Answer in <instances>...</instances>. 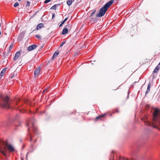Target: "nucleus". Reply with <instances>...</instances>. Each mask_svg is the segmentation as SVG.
I'll list each match as a JSON object with an SVG mask.
<instances>
[{
	"label": "nucleus",
	"instance_id": "nucleus-1",
	"mask_svg": "<svg viewBox=\"0 0 160 160\" xmlns=\"http://www.w3.org/2000/svg\"><path fill=\"white\" fill-rule=\"evenodd\" d=\"M153 118L152 123L148 121L145 122L147 126L152 127L160 130V111L156 108L153 112Z\"/></svg>",
	"mask_w": 160,
	"mask_h": 160
},
{
	"label": "nucleus",
	"instance_id": "nucleus-2",
	"mask_svg": "<svg viewBox=\"0 0 160 160\" xmlns=\"http://www.w3.org/2000/svg\"><path fill=\"white\" fill-rule=\"evenodd\" d=\"M8 150L10 152H12L14 151L15 149L12 145L0 140V152L4 156H6Z\"/></svg>",
	"mask_w": 160,
	"mask_h": 160
},
{
	"label": "nucleus",
	"instance_id": "nucleus-3",
	"mask_svg": "<svg viewBox=\"0 0 160 160\" xmlns=\"http://www.w3.org/2000/svg\"><path fill=\"white\" fill-rule=\"evenodd\" d=\"M114 0H110L106 3L104 6L101 8L99 12L96 14V17H102L104 15L109 7L113 3Z\"/></svg>",
	"mask_w": 160,
	"mask_h": 160
},
{
	"label": "nucleus",
	"instance_id": "nucleus-4",
	"mask_svg": "<svg viewBox=\"0 0 160 160\" xmlns=\"http://www.w3.org/2000/svg\"><path fill=\"white\" fill-rule=\"evenodd\" d=\"M34 119L32 118L28 120V122L27 124V125L28 126L29 125L31 124V127L32 129L33 132L35 135H36L38 134V132L36 127L34 126Z\"/></svg>",
	"mask_w": 160,
	"mask_h": 160
},
{
	"label": "nucleus",
	"instance_id": "nucleus-5",
	"mask_svg": "<svg viewBox=\"0 0 160 160\" xmlns=\"http://www.w3.org/2000/svg\"><path fill=\"white\" fill-rule=\"evenodd\" d=\"M9 98L8 96H6L3 99V106L8 108H10V105L9 102Z\"/></svg>",
	"mask_w": 160,
	"mask_h": 160
},
{
	"label": "nucleus",
	"instance_id": "nucleus-6",
	"mask_svg": "<svg viewBox=\"0 0 160 160\" xmlns=\"http://www.w3.org/2000/svg\"><path fill=\"white\" fill-rule=\"evenodd\" d=\"M40 72V67H37L34 71L35 76L36 77L38 76Z\"/></svg>",
	"mask_w": 160,
	"mask_h": 160
},
{
	"label": "nucleus",
	"instance_id": "nucleus-7",
	"mask_svg": "<svg viewBox=\"0 0 160 160\" xmlns=\"http://www.w3.org/2000/svg\"><path fill=\"white\" fill-rule=\"evenodd\" d=\"M37 47V46L35 44L32 45L28 47L27 50L28 51H31L35 49Z\"/></svg>",
	"mask_w": 160,
	"mask_h": 160
},
{
	"label": "nucleus",
	"instance_id": "nucleus-8",
	"mask_svg": "<svg viewBox=\"0 0 160 160\" xmlns=\"http://www.w3.org/2000/svg\"><path fill=\"white\" fill-rule=\"evenodd\" d=\"M20 51L17 52L15 54L14 58V60H17L20 57Z\"/></svg>",
	"mask_w": 160,
	"mask_h": 160
},
{
	"label": "nucleus",
	"instance_id": "nucleus-9",
	"mask_svg": "<svg viewBox=\"0 0 160 160\" xmlns=\"http://www.w3.org/2000/svg\"><path fill=\"white\" fill-rule=\"evenodd\" d=\"M68 32V30L67 28H65L63 29L62 32V35H65L67 34Z\"/></svg>",
	"mask_w": 160,
	"mask_h": 160
},
{
	"label": "nucleus",
	"instance_id": "nucleus-10",
	"mask_svg": "<svg viewBox=\"0 0 160 160\" xmlns=\"http://www.w3.org/2000/svg\"><path fill=\"white\" fill-rule=\"evenodd\" d=\"M44 27V24L42 23L39 24L37 26V29L38 30Z\"/></svg>",
	"mask_w": 160,
	"mask_h": 160
},
{
	"label": "nucleus",
	"instance_id": "nucleus-11",
	"mask_svg": "<svg viewBox=\"0 0 160 160\" xmlns=\"http://www.w3.org/2000/svg\"><path fill=\"white\" fill-rule=\"evenodd\" d=\"M150 86H151V84L150 83H149L147 89V90L145 92V95H146V94L150 92Z\"/></svg>",
	"mask_w": 160,
	"mask_h": 160
},
{
	"label": "nucleus",
	"instance_id": "nucleus-12",
	"mask_svg": "<svg viewBox=\"0 0 160 160\" xmlns=\"http://www.w3.org/2000/svg\"><path fill=\"white\" fill-rule=\"evenodd\" d=\"M7 69V68H5L1 71V73H0L1 76H2L4 75Z\"/></svg>",
	"mask_w": 160,
	"mask_h": 160
},
{
	"label": "nucleus",
	"instance_id": "nucleus-13",
	"mask_svg": "<svg viewBox=\"0 0 160 160\" xmlns=\"http://www.w3.org/2000/svg\"><path fill=\"white\" fill-rule=\"evenodd\" d=\"M59 54V52L57 51H55L54 53L53 56L52 57V58L53 59L55 57H57Z\"/></svg>",
	"mask_w": 160,
	"mask_h": 160
},
{
	"label": "nucleus",
	"instance_id": "nucleus-14",
	"mask_svg": "<svg viewBox=\"0 0 160 160\" xmlns=\"http://www.w3.org/2000/svg\"><path fill=\"white\" fill-rule=\"evenodd\" d=\"M60 5V4H55L53 6H52V7H51L50 9L52 10H55L56 9V7H57L58 6H59Z\"/></svg>",
	"mask_w": 160,
	"mask_h": 160
},
{
	"label": "nucleus",
	"instance_id": "nucleus-15",
	"mask_svg": "<svg viewBox=\"0 0 160 160\" xmlns=\"http://www.w3.org/2000/svg\"><path fill=\"white\" fill-rule=\"evenodd\" d=\"M106 113H105L102 115H100L98 117H97L96 118V120H97L102 117H103L105 116L106 115Z\"/></svg>",
	"mask_w": 160,
	"mask_h": 160
},
{
	"label": "nucleus",
	"instance_id": "nucleus-16",
	"mask_svg": "<svg viewBox=\"0 0 160 160\" xmlns=\"http://www.w3.org/2000/svg\"><path fill=\"white\" fill-rule=\"evenodd\" d=\"M159 69V66H157L154 69L153 71V72L154 73H157L158 72V70Z\"/></svg>",
	"mask_w": 160,
	"mask_h": 160
},
{
	"label": "nucleus",
	"instance_id": "nucleus-17",
	"mask_svg": "<svg viewBox=\"0 0 160 160\" xmlns=\"http://www.w3.org/2000/svg\"><path fill=\"white\" fill-rule=\"evenodd\" d=\"M72 0H68L67 1V3L69 6H70L72 4Z\"/></svg>",
	"mask_w": 160,
	"mask_h": 160
},
{
	"label": "nucleus",
	"instance_id": "nucleus-18",
	"mask_svg": "<svg viewBox=\"0 0 160 160\" xmlns=\"http://www.w3.org/2000/svg\"><path fill=\"white\" fill-rule=\"evenodd\" d=\"M90 21L91 22H95L97 21V19L96 18L92 17L91 18Z\"/></svg>",
	"mask_w": 160,
	"mask_h": 160
},
{
	"label": "nucleus",
	"instance_id": "nucleus-19",
	"mask_svg": "<svg viewBox=\"0 0 160 160\" xmlns=\"http://www.w3.org/2000/svg\"><path fill=\"white\" fill-rule=\"evenodd\" d=\"M28 136L30 138V141H32V139H33V136L30 133H29V135H28Z\"/></svg>",
	"mask_w": 160,
	"mask_h": 160
},
{
	"label": "nucleus",
	"instance_id": "nucleus-20",
	"mask_svg": "<svg viewBox=\"0 0 160 160\" xmlns=\"http://www.w3.org/2000/svg\"><path fill=\"white\" fill-rule=\"evenodd\" d=\"M35 37L38 39H41V36L39 35H35Z\"/></svg>",
	"mask_w": 160,
	"mask_h": 160
},
{
	"label": "nucleus",
	"instance_id": "nucleus-21",
	"mask_svg": "<svg viewBox=\"0 0 160 160\" xmlns=\"http://www.w3.org/2000/svg\"><path fill=\"white\" fill-rule=\"evenodd\" d=\"M66 41H63L62 42V43H61L60 45V47H62L63 45L65 43Z\"/></svg>",
	"mask_w": 160,
	"mask_h": 160
},
{
	"label": "nucleus",
	"instance_id": "nucleus-22",
	"mask_svg": "<svg viewBox=\"0 0 160 160\" xmlns=\"http://www.w3.org/2000/svg\"><path fill=\"white\" fill-rule=\"evenodd\" d=\"M19 5V3L18 2H17L16 3H15L14 5V7H17L18 5Z\"/></svg>",
	"mask_w": 160,
	"mask_h": 160
},
{
	"label": "nucleus",
	"instance_id": "nucleus-23",
	"mask_svg": "<svg viewBox=\"0 0 160 160\" xmlns=\"http://www.w3.org/2000/svg\"><path fill=\"white\" fill-rule=\"evenodd\" d=\"M30 3L29 1H27L26 6L27 7L29 6H30Z\"/></svg>",
	"mask_w": 160,
	"mask_h": 160
},
{
	"label": "nucleus",
	"instance_id": "nucleus-24",
	"mask_svg": "<svg viewBox=\"0 0 160 160\" xmlns=\"http://www.w3.org/2000/svg\"><path fill=\"white\" fill-rule=\"evenodd\" d=\"M51 0H46L44 1V3H47L49 2Z\"/></svg>",
	"mask_w": 160,
	"mask_h": 160
},
{
	"label": "nucleus",
	"instance_id": "nucleus-25",
	"mask_svg": "<svg viewBox=\"0 0 160 160\" xmlns=\"http://www.w3.org/2000/svg\"><path fill=\"white\" fill-rule=\"evenodd\" d=\"M96 10H94L92 12V13L90 16H92L93 15V14H94L95 13H96Z\"/></svg>",
	"mask_w": 160,
	"mask_h": 160
},
{
	"label": "nucleus",
	"instance_id": "nucleus-26",
	"mask_svg": "<svg viewBox=\"0 0 160 160\" xmlns=\"http://www.w3.org/2000/svg\"><path fill=\"white\" fill-rule=\"evenodd\" d=\"M68 19V18H65L64 20L62 22L64 24L65 22Z\"/></svg>",
	"mask_w": 160,
	"mask_h": 160
},
{
	"label": "nucleus",
	"instance_id": "nucleus-27",
	"mask_svg": "<svg viewBox=\"0 0 160 160\" xmlns=\"http://www.w3.org/2000/svg\"><path fill=\"white\" fill-rule=\"evenodd\" d=\"M12 47H13L12 45H10L9 47V50H10L12 48Z\"/></svg>",
	"mask_w": 160,
	"mask_h": 160
},
{
	"label": "nucleus",
	"instance_id": "nucleus-28",
	"mask_svg": "<svg viewBox=\"0 0 160 160\" xmlns=\"http://www.w3.org/2000/svg\"><path fill=\"white\" fill-rule=\"evenodd\" d=\"M55 16V14L53 13L52 15V19H53L54 18Z\"/></svg>",
	"mask_w": 160,
	"mask_h": 160
},
{
	"label": "nucleus",
	"instance_id": "nucleus-29",
	"mask_svg": "<svg viewBox=\"0 0 160 160\" xmlns=\"http://www.w3.org/2000/svg\"><path fill=\"white\" fill-rule=\"evenodd\" d=\"M63 24L62 22V23L60 24L59 25V27H61V26H62V25Z\"/></svg>",
	"mask_w": 160,
	"mask_h": 160
},
{
	"label": "nucleus",
	"instance_id": "nucleus-30",
	"mask_svg": "<svg viewBox=\"0 0 160 160\" xmlns=\"http://www.w3.org/2000/svg\"><path fill=\"white\" fill-rule=\"evenodd\" d=\"M16 127H18V126H21L20 124H19L17 125H15Z\"/></svg>",
	"mask_w": 160,
	"mask_h": 160
},
{
	"label": "nucleus",
	"instance_id": "nucleus-31",
	"mask_svg": "<svg viewBox=\"0 0 160 160\" xmlns=\"http://www.w3.org/2000/svg\"><path fill=\"white\" fill-rule=\"evenodd\" d=\"M29 152H28L27 153V155H26V159H27V158L28 154V153H29Z\"/></svg>",
	"mask_w": 160,
	"mask_h": 160
},
{
	"label": "nucleus",
	"instance_id": "nucleus-32",
	"mask_svg": "<svg viewBox=\"0 0 160 160\" xmlns=\"http://www.w3.org/2000/svg\"><path fill=\"white\" fill-rule=\"evenodd\" d=\"M33 145H31V146H30V147L31 148H32L33 147Z\"/></svg>",
	"mask_w": 160,
	"mask_h": 160
},
{
	"label": "nucleus",
	"instance_id": "nucleus-33",
	"mask_svg": "<svg viewBox=\"0 0 160 160\" xmlns=\"http://www.w3.org/2000/svg\"><path fill=\"white\" fill-rule=\"evenodd\" d=\"M15 104L16 105H18V102H15Z\"/></svg>",
	"mask_w": 160,
	"mask_h": 160
},
{
	"label": "nucleus",
	"instance_id": "nucleus-34",
	"mask_svg": "<svg viewBox=\"0 0 160 160\" xmlns=\"http://www.w3.org/2000/svg\"><path fill=\"white\" fill-rule=\"evenodd\" d=\"M46 91V89H45L43 91L44 92L45 91Z\"/></svg>",
	"mask_w": 160,
	"mask_h": 160
},
{
	"label": "nucleus",
	"instance_id": "nucleus-35",
	"mask_svg": "<svg viewBox=\"0 0 160 160\" xmlns=\"http://www.w3.org/2000/svg\"><path fill=\"white\" fill-rule=\"evenodd\" d=\"M36 141H37V140H36L35 141H34V143H35Z\"/></svg>",
	"mask_w": 160,
	"mask_h": 160
},
{
	"label": "nucleus",
	"instance_id": "nucleus-36",
	"mask_svg": "<svg viewBox=\"0 0 160 160\" xmlns=\"http://www.w3.org/2000/svg\"><path fill=\"white\" fill-rule=\"evenodd\" d=\"M15 108L16 109H17V108H18V107H16Z\"/></svg>",
	"mask_w": 160,
	"mask_h": 160
},
{
	"label": "nucleus",
	"instance_id": "nucleus-37",
	"mask_svg": "<svg viewBox=\"0 0 160 160\" xmlns=\"http://www.w3.org/2000/svg\"><path fill=\"white\" fill-rule=\"evenodd\" d=\"M12 77H13V76H12V77H11V78H12Z\"/></svg>",
	"mask_w": 160,
	"mask_h": 160
},
{
	"label": "nucleus",
	"instance_id": "nucleus-38",
	"mask_svg": "<svg viewBox=\"0 0 160 160\" xmlns=\"http://www.w3.org/2000/svg\"><path fill=\"white\" fill-rule=\"evenodd\" d=\"M28 130L29 131V128H28Z\"/></svg>",
	"mask_w": 160,
	"mask_h": 160
},
{
	"label": "nucleus",
	"instance_id": "nucleus-39",
	"mask_svg": "<svg viewBox=\"0 0 160 160\" xmlns=\"http://www.w3.org/2000/svg\"><path fill=\"white\" fill-rule=\"evenodd\" d=\"M117 112H118V110H117V111H116Z\"/></svg>",
	"mask_w": 160,
	"mask_h": 160
},
{
	"label": "nucleus",
	"instance_id": "nucleus-40",
	"mask_svg": "<svg viewBox=\"0 0 160 160\" xmlns=\"http://www.w3.org/2000/svg\"><path fill=\"white\" fill-rule=\"evenodd\" d=\"M159 65H160V62H159V64H158Z\"/></svg>",
	"mask_w": 160,
	"mask_h": 160
},
{
	"label": "nucleus",
	"instance_id": "nucleus-41",
	"mask_svg": "<svg viewBox=\"0 0 160 160\" xmlns=\"http://www.w3.org/2000/svg\"><path fill=\"white\" fill-rule=\"evenodd\" d=\"M33 150H32V151H33Z\"/></svg>",
	"mask_w": 160,
	"mask_h": 160
},
{
	"label": "nucleus",
	"instance_id": "nucleus-42",
	"mask_svg": "<svg viewBox=\"0 0 160 160\" xmlns=\"http://www.w3.org/2000/svg\"><path fill=\"white\" fill-rule=\"evenodd\" d=\"M18 1H21V0H18Z\"/></svg>",
	"mask_w": 160,
	"mask_h": 160
},
{
	"label": "nucleus",
	"instance_id": "nucleus-43",
	"mask_svg": "<svg viewBox=\"0 0 160 160\" xmlns=\"http://www.w3.org/2000/svg\"><path fill=\"white\" fill-rule=\"evenodd\" d=\"M128 94H129V91H128Z\"/></svg>",
	"mask_w": 160,
	"mask_h": 160
}]
</instances>
